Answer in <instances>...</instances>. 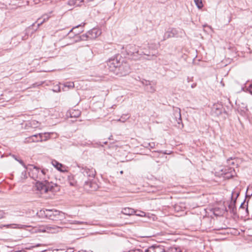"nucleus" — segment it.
<instances>
[{
    "label": "nucleus",
    "mask_w": 252,
    "mask_h": 252,
    "mask_svg": "<svg viewBox=\"0 0 252 252\" xmlns=\"http://www.w3.org/2000/svg\"><path fill=\"white\" fill-rule=\"evenodd\" d=\"M107 64L109 71L120 77L126 76L130 72L129 65L123 60H118V57L109 59Z\"/></svg>",
    "instance_id": "nucleus-1"
},
{
    "label": "nucleus",
    "mask_w": 252,
    "mask_h": 252,
    "mask_svg": "<svg viewBox=\"0 0 252 252\" xmlns=\"http://www.w3.org/2000/svg\"><path fill=\"white\" fill-rule=\"evenodd\" d=\"M30 167H28L29 171V175L30 177L36 181L43 180L46 181L49 178L48 170L47 169H42L33 166L32 165H30Z\"/></svg>",
    "instance_id": "nucleus-2"
},
{
    "label": "nucleus",
    "mask_w": 252,
    "mask_h": 252,
    "mask_svg": "<svg viewBox=\"0 0 252 252\" xmlns=\"http://www.w3.org/2000/svg\"><path fill=\"white\" fill-rule=\"evenodd\" d=\"M34 188L41 194L46 193L49 191L54 192L59 190V188L56 184L50 182L48 180L46 181L43 180L36 181Z\"/></svg>",
    "instance_id": "nucleus-3"
},
{
    "label": "nucleus",
    "mask_w": 252,
    "mask_h": 252,
    "mask_svg": "<svg viewBox=\"0 0 252 252\" xmlns=\"http://www.w3.org/2000/svg\"><path fill=\"white\" fill-rule=\"evenodd\" d=\"M126 50L127 54L130 56H136V55L140 56L146 55L148 57V58H146L148 60H151L154 59V58L157 57L156 54L151 53L147 50L139 51L135 45L129 44L127 45L126 47Z\"/></svg>",
    "instance_id": "nucleus-4"
},
{
    "label": "nucleus",
    "mask_w": 252,
    "mask_h": 252,
    "mask_svg": "<svg viewBox=\"0 0 252 252\" xmlns=\"http://www.w3.org/2000/svg\"><path fill=\"white\" fill-rule=\"evenodd\" d=\"M37 214L51 220H61L64 215L63 212L57 210H40Z\"/></svg>",
    "instance_id": "nucleus-5"
},
{
    "label": "nucleus",
    "mask_w": 252,
    "mask_h": 252,
    "mask_svg": "<svg viewBox=\"0 0 252 252\" xmlns=\"http://www.w3.org/2000/svg\"><path fill=\"white\" fill-rule=\"evenodd\" d=\"M83 32L81 30L78 32H74L76 35V38H80L81 40H86L87 39H93L96 38L97 36L100 35L101 31L100 30L96 28H94L90 31H88L86 34H82V35L78 36L77 35Z\"/></svg>",
    "instance_id": "nucleus-6"
},
{
    "label": "nucleus",
    "mask_w": 252,
    "mask_h": 252,
    "mask_svg": "<svg viewBox=\"0 0 252 252\" xmlns=\"http://www.w3.org/2000/svg\"><path fill=\"white\" fill-rule=\"evenodd\" d=\"M80 169V172L84 175V176L88 177L89 179H93L95 175V170L94 168L91 167L89 168L87 166L83 167L79 166Z\"/></svg>",
    "instance_id": "nucleus-7"
},
{
    "label": "nucleus",
    "mask_w": 252,
    "mask_h": 252,
    "mask_svg": "<svg viewBox=\"0 0 252 252\" xmlns=\"http://www.w3.org/2000/svg\"><path fill=\"white\" fill-rule=\"evenodd\" d=\"M239 195V192L234 190L231 193V200L228 205V208L230 212L235 214L236 213V207L235 206L236 199Z\"/></svg>",
    "instance_id": "nucleus-8"
},
{
    "label": "nucleus",
    "mask_w": 252,
    "mask_h": 252,
    "mask_svg": "<svg viewBox=\"0 0 252 252\" xmlns=\"http://www.w3.org/2000/svg\"><path fill=\"white\" fill-rule=\"evenodd\" d=\"M93 179H89L88 181L85 182L84 188L85 190L89 192H91L96 190L98 186L96 183L93 182Z\"/></svg>",
    "instance_id": "nucleus-9"
},
{
    "label": "nucleus",
    "mask_w": 252,
    "mask_h": 252,
    "mask_svg": "<svg viewBox=\"0 0 252 252\" xmlns=\"http://www.w3.org/2000/svg\"><path fill=\"white\" fill-rule=\"evenodd\" d=\"M178 34V31L176 29L173 28H169L164 33L161 41L166 40L170 38L177 37Z\"/></svg>",
    "instance_id": "nucleus-10"
},
{
    "label": "nucleus",
    "mask_w": 252,
    "mask_h": 252,
    "mask_svg": "<svg viewBox=\"0 0 252 252\" xmlns=\"http://www.w3.org/2000/svg\"><path fill=\"white\" fill-rule=\"evenodd\" d=\"M43 141V134L38 133L27 137L25 140V143L38 142Z\"/></svg>",
    "instance_id": "nucleus-11"
},
{
    "label": "nucleus",
    "mask_w": 252,
    "mask_h": 252,
    "mask_svg": "<svg viewBox=\"0 0 252 252\" xmlns=\"http://www.w3.org/2000/svg\"><path fill=\"white\" fill-rule=\"evenodd\" d=\"M223 108V106L221 103H215L212 107V113L215 116H218L221 114Z\"/></svg>",
    "instance_id": "nucleus-12"
},
{
    "label": "nucleus",
    "mask_w": 252,
    "mask_h": 252,
    "mask_svg": "<svg viewBox=\"0 0 252 252\" xmlns=\"http://www.w3.org/2000/svg\"><path fill=\"white\" fill-rule=\"evenodd\" d=\"M52 13V11L48 13L44 14L42 15L40 17L37 19L36 23H37V28L39 27L40 25L43 24L44 22L47 21L51 17V14Z\"/></svg>",
    "instance_id": "nucleus-13"
},
{
    "label": "nucleus",
    "mask_w": 252,
    "mask_h": 252,
    "mask_svg": "<svg viewBox=\"0 0 252 252\" xmlns=\"http://www.w3.org/2000/svg\"><path fill=\"white\" fill-rule=\"evenodd\" d=\"M59 227L56 226L47 225L40 228V230L42 232L54 233L58 231Z\"/></svg>",
    "instance_id": "nucleus-14"
},
{
    "label": "nucleus",
    "mask_w": 252,
    "mask_h": 252,
    "mask_svg": "<svg viewBox=\"0 0 252 252\" xmlns=\"http://www.w3.org/2000/svg\"><path fill=\"white\" fill-rule=\"evenodd\" d=\"M145 252H165L164 248L160 245H153L149 247Z\"/></svg>",
    "instance_id": "nucleus-15"
},
{
    "label": "nucleus",
    "mask_w": 252,
    "mask_h": 252,
    "mask_svg": "<svg viewBox=\"0 0 252 252\" xmlns=\"http://www.w3.org/2000/svg\"><path fill=\"white\" fill-rule=\"evenodd\" d=\"M173 115L174 117V119L177 124H180L182 123L181 110L180 108H176L175 109H174Z\"/></svg>",
    "instance_id": "nucleus-16"
},
{
    "label": "nucleus",
    "mask_w": 252,
    "mask_h": 252,
    "mask_svg": "<svg viewBox=\"0 0 252 252\" xmlns=\"http://www.w3.org/2000/svg\"><path fill=\"white\" fill-rule=\"evenodd\" d=\"M70 223L77 225L78 226V228L81 229H84L86 226L90 224L89 222L87 221L77 220H72Z\"/></svg>",
    "instance_id": "nucleus-17"
},
{
    "label": "nucleus",
    "mask_w": 252,
    "mask_h": 252,
    "mask_svg": "<svg viewBox=\"0 0 252 252\" xmlns=\"http://www.w3.org/2000/svg\"><path fill=\"white\" fill-rule=\"evenodd\" d=\"M71 118H78L81 115V111L79 110L71 109L68 112Z\"/></svg>",
    "instance_id": "nucleus-18"
},
{
    "label": "nucleus",
    "mask_w": 252,
    "mask_h": 252,
    "mask_svg": "<svg viewBox=\"0 0 252 252\" xmlns=\"http://www.w3.org/2000/svg\"><path fill=\"white\" fill-rule=\"evenodd\" d=\"M122 213L126 215H132L136 213L134 209L131 208H125L122 209Z\"/></svg>",
    "instance_id": "nucleus-19"
},
{
    "label": "nucleus",
    "mask_w": 252,
    "mask_h": 252,
    "mask_svg": "<svg viewBox=\"0 0 252 252\" xmlns=\"http://www.w3.org/2000/svg\"><path fill=\"white\" fill-rule=\"evenodd\" d=\"M83 2L82 0H69L68 1V4L71 6H81L82 3Z\"/></svg>",
    "instance_id": "nucleus-20"
},
{
    "label": "nucleus",
    "mask_w": 252,
    "mask_h": 252,
    "mask_svg": "<svg viewBox=\"0 0 252 252\" xmlns=\"http://www.w3.org/2000/svg\"><path fill=\"white\" fill-rule=\"evenodd\" d=\"M52 165L57 168L58 170H60L61 171H63V170L62 169V168L63 167V165L62 164L59 163L58 161H57L56 160H53L52 161Z\"/></svg>",
    "instance_id": "nucleus-21"
},
{
    "label": "nucleus",
    "mask_w": 252,
    "mask_h": 252,
    "mask_svg": "<svg viewBox=\"0 0 252 252\" xmlns=\"http://www.w3.org/2000/svg\"><path fill=\"white\" fill-rule=\"evenodd\" d=\"M7 228H24L26 227V225L21 224H10L3 225Z\"/></svg>",
    "instance_id": "nucleus-22"
},
{
    "label": "nucleus",
    "mask_w": 252,
    "mask_h": 252,
    "mask_svg": "<svg viewBox=\"0 0 252 252\" xmlns=\"http://www.w3.org/2000/svg\"><path fill=\"white\" fill-rule=\"evenodd\" d=\"M194 2L198 9H200L203 7L202 0H194Z\"/></svg>",
    "instance_id": "nucleus-23"
},
{
    "label": "nucleus",
    "mask_w": 252,
    "mask_h": 252,
    "mask_svg": "<svg viewBox=\"0 0 252 252\" xmlns=\"http://www.w3.org/2000/svg\"><path fill=\"white\" fill-rule=\"evenodd\" d=\"M64 88H68V89H72L74 87V84L73 82H66L63 84Z\"/></svg>",
    "instance_id": "nucleus-24"
},
{
    "label": "nucleus",
    "mask_w": 252,
    "mask_h": 252,
    "mask_svg": "<svg viewBox=\"0 0 252 252\" xmlns=\"http://www.w3.org/2000/svg\"><path fill=\"white\" fill-rule=\"evenodd\" d=\"M68 183L71 186H75L76 182L74 180L73 176L68 177Z\"/></svg>",
    "instance_id": "nucleus-25"
},
{
    "label": "nucleus",
    "mask_w": 252,
    "mask_h": 252,
    "mask_svg": "<svg viewBox=\"0 0 252 252\" xmlns=\"http://www.w3.org/2000/svg\"><path fill=\"white\" fill-rule=\"evenodd\" d=\"M13 158L16 160L17 161H18L26 169H28V167L25 165V164L24 163L23 161L20 159H18L16 156L13 155Z\"/></svg>",
    "instance_id": "nucleus-26"
},
{
    "label": "nucleus",
    "mask_w": 252,
    "mask_h": 252,
    "mask_svg": "<svg viewBox=\"0 0 252 252\" xmlns=\"http://www.w3.org/2000/svg\"><path fill=\"white\" fill-rule=\"evenodd\" d=\"M42 134H43V141H46L50 138V135L52 133L45 132Z\"/></svg>",
    "instance_id": "nucleus-27"
},
{
    "label": "nucleus",
    "mask_w": 252,
    "mask_h": 252,
    "mask_svg": "<svg viewBox=\"0 0 252 252\" xmlns=\"http://www.w3.org/2000/svg\"><path fill=\"white\" fill-rule=\"evenodd\" d=\"M235 159V158H230L227 160V163L228 165H235V162L233 161Z\"/></svg>",
    "instance_id": "nucleus-28"
},
{
    "label": "nucleus",
    "mask_w": 252,
    "mask_h": 252,
    "mask_svg": "<svg viewBox=\"0 0 252 252\" xmlns=\"http://www.w3.org/2000/svg\"><path fill=\"white\" fill-rule=\"evenodd\" d=\"M146 89L150 93H154L156 91L155 87L154 86L149 85V87L146 88Z\"/></svg>",
    "instance_id": "nucleus-29"
},
{
    "label": "nucleus",
    "mask_w": 252,
    "mask_h": 252,
    "mask_svg": "<svg viewBox=\"0 0 252 252\" xmlns=\"http://www.w3.org/2000/svg\"><path fill=\"white\" fill-rule=\"evenodd\" d=\"M26 170H28V169H25V170L24 171H23L21 173V175L20 177L21 180H24L27 178V174Z\"/></svg>",
    "instance_id": "nucleus-30"
},
{
    "label": "nucleus",
    "mask_w": 252,
    "mask_h": 252,
    "mask_svg": "<svg viewBox=\"0 0 252 252\" xmlns=\"http://www.w3.org/2000/svg\"><path fill=\"white\" fill-rule=\"evenodd\" d=\"M143 85L145 86L146 88L149 87V85H151V82L149 81L144 80L142 81Z\"/></svg>",
    "instance_id": "nucleus-31"
},
{
    "label": "nucleus",
    "mask_w": 252,
    "mask_h": 252,
    "mask_svg": "<svg viewBox=\"0 0 252 252\" xmlns=\"http://www.w3.org/2000/svg\"><path fill=\"white\" fill-rule=\"evenodd\" d=\"M128 118V117H127V118H123V117H122L121 118L117 120V121L124 123L126 121V120Z\"/></svg>",
    "instance_id": "nucleus-32"
},
{
    "label": "nucleus",
    "mask_w": 252,
    "mask_h": 252,
    "mask_svg": "<svg viewBox=\"0 0 252 252\" xmlns=\"http://www.w3.org/2000/svg\"><path fill=\"white\" fill-rule=\"evenodd\" d=\"M5 215V214L3 211L0 210V219L4 218Z\"/></svg>",
    "instance_id": "nucleus-33"
},
{
    "label": "nucleus",
    "mask_w": 252,
    "mask_h": 252,
    "mask_svg": "<svg viewBox=\"0 0 252 252\" xmlns=\"http://www.w3.org/2000/svg\"><path fill=\"white\" fill-rule=\"evenodd\" d=\"M247 90L252 94V84H251L247 88Z\"/></svg>",
    "instance_id": "nucleus-34"
},
{
    "label": "nucleus",
    "mask_w": 252,
    "mask_h": 252,
    "mask_svg": "<svg viewBox=\"0 0 252 252\" xmlns=\"http://www.w3.org/2000/svg\"><path fill=\"white\" fill-rule=\"evenodd\" d=\"M147 144L151 148H154L155 146V144L154 142L149 143Z\"/></svg>",
    "instance_id": "nucleus-35"
},
{
    "label": "nucleus",
    "mask_w": 252,
    "mask_h": 252,
    "mask_svg": "<svg viewBox=\"0 0 252 252\" xmlns=\"http://www.w3.org/2000/svg\"><path fill=\"white\" fill-rule=\"evenodd\" d=\"M82 25H79L78 26H76V27H75L74 28H72L70 31V32L68 33V34H70V33L72 32H73L74 30H75L76 29L79 28V27H82Z\"/></svg>",
    "instance_id": "nucleus-36"
},
{
    "label": "nucleus",
    "mask_w": 252,
    "mask_h": 252,
    "mask_svg": "<svg viewBox=\"0 0 252 252\" xmlns=\"http://www.w3.org/2000/svg\"><path fill=\"white\" fill-rule=\"evenodd\" d=\"M131 251L132 252H143V251L140 249H135Z\"/></svg>",
    "instance_id": "nucleus-37"
},
{
    "label": "nucleus",
    "mask_w": 252,
    "mask_h": 252,
    "mask_svg": "<svg viewBox=\"0 0 252 252\" xmlns=\"http://www.w3.org/2000/svg\"><path fill=\"white\" fill-rule=\"evenodd\" d=\"M137 216H144L145 215V212H142V211H140V214H136Z\"/></svg>",
    "instance_id": "nucleus-38"
},
{
    "label": "nucleus",
    "mask_w": 252,
    "mask_h": 252,
    "mask_svg": "<svg viewBox=\"0 0 252 252\" xmlns=\"http://www.w3.org/2000/svg\"><path fill=\"white\" fill-rule=\"evenodd\" d=\"M244 204H245V201H244L243 203H241V204L240 206V209L244 208Z\"/></svg>",
    "instance_id": "nucleus-39"
},
{
    "label": "nucleus",
    "mask_w": 252,
    "mask_h": 252,
    "mask_svg": "<svg viewBox=\"0 0 252 252\" xmlns=\"http://www.w3.org/2000/svg\"><path fill=\"white\" fill-rule=\"evenodd\" d=\"M196 86V83H193L191 85L192 88H194Z\"/></svg>",
    "instance_id": "nucleus-40"
},
{
    "label": "nucleus",
    "mask_w": 252,
    "mask_h": 252,
    "mask_svg": "<svg viewBox=\"0 0 252 252\" xmlns=\"http://www.w3.org/2000/svg\"><path fill=\"white\" fill-rule=\"evenodd\" d=\"M84 2H89V1H93L94 0H82Z\"/></svg>",
    "instance_id": "nucleus-41"
},
{
    "label": "nucleus",
    "mask_w": 252,
    "mask_h": 252,
    "mask_svg": "<svg viewBox=\"0 0 252 252\" xmlns=\"http://www.w3.org/2000/svg\"><path fill=\"white\" fill-rule=\"evenodd\" d=\"M55 91L57 92H61V90H60V87H58V91Z\"/></svg>",
    "instance_id": "nucleus-42"
},
{
    "label": "nucleus",
    "mask_w": 252,
    "mask_h": 252,
    "mask_svg": "<svg viewBox=\"0 0 252 252\" xmlns=\"http://www.w3.org/2000/svg\"><path fill=\"white\" fill-rule=\"evenodd\" d=\"M70 251L69 252H73V251H72V249H70ZM66 252H68V251H66Z\"/></svg>",
    "instance_id": "nucleus-43"
},
{
    "label": "nucleus",
    "mask_w": 252,
    "mask_h": 252,
    "mask_svg": "<svg viewBox=\"0 0 252 252\" xmlns=\"http://www.w3.org/2000/svg\"><path fill=\"white\" fill-rule=\"evenodd\" d=\"M120 173H121V174H123V171H121L120 172Z\"/></svg>",
    "instance_id": "nucleus-44"
},
{
    "label": "nucleus",
    "mask_w": 252,
    "mask_h": 252,
    "mask_svg": "<svg viewBox=\"0 0 252 252\" xmlns=\"http://www.w3.org/2000/svg\"><path fill=\"white\" fill-rule=\"evenodd\" d=\"M35 23H33L32 24V26H33L34 25Z\"/></svg>",
    "instance_id": "nucleus-45"
},
{
    "label": "nucleus",
    "mask_w": 252,
    "mask_h": 252,
    "mask_svg": "<svg viewBox=\"0 0 252 252\" xmlns=\"http://www.w3.org/2000/svg\"><path fill=\"white\" fill-rule=\"evenodd\" d=\"M128 252H132L131 251H129Z\"/></svg>",
    "instance_id": "nucleus-46"
}]
</instances>
